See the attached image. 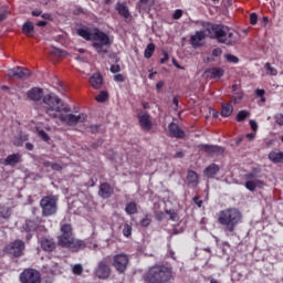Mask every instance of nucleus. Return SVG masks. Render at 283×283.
I'll return each mask as SVG.
<instances>
[{
  "label": "nucleus",
  "instance_id": "1",
  "mask_svg": "<svg viewBox=\"0 0 283 283\" xmlns=\"http://www.w3.org/2000/svg\"><path fill=\"white\" fill-rule=\"evenodd\" d=\"M208 34L223 45H235L240 39L238 31L223 24H208Z\"/></svg>",
  "mask_w": 283,
  "mask_h": 283
},
{
  "label": "nucleus",
  "instance_id": "2",
  "mask_svg": "<svg viewBox=\"0 0 283 283\" xmlns=\"http://www.w3.org/2000/svg\"><path fill=\"white\" fill-rule=\"evenodd\" d=\"M218 222L223 229V233L229 238L235 233L237 227L242 222V212L238 208L221 210L218 214Z\"/></svg>",
  "mask_w": 283,
  "mask_h": 283
},
{
  "label": "nucleus",
  "instance_id": "3",
  "mask_svg": "<svg viewBox=\"0 0 283 283\" xmlns=\"http://www.w3.org/2000/svg\"><path fill=\"white\" fill-rule=\"evenodd\" d=\"M174 270L167 265H154L144 275L145 283H169L174 282Z\"/></svg>",
  "mask_w": 283,
  "mask_h": 283
},
{
  "label": "nucleus",
  "instance_id": "4",
  "mask_svg": "<svg viewBox=\"0 0 283 283\" xmlns=\"http://www.w3.org/2000/svg\"><path fill=\"white\" fill-rule=\"evenodd\" d=\"M61 235L57 238V244L63 247L64 249H69V251H82L87 247L85 241L74 239V234L72 233V224L64 223L61 226Z\"/></svg>",
  "mask_w": 283,
  "mask_h": 283
},
{
  "label": "nucleus",
  "instance_id": "5",
  "mask_svg": "<svg viewBox=\"0 0 283 283\" xmlns=\"http://www.w3.org/2000/svg\"><path fill=\"white\" fill-rule=\"evenodd\" d=\"M43 109L51 118H59V114L63 112V102L56 95H45L43 97Z\"/></svg>",
  "mask_w": 283,
  "mask_h": 283
},
{
  "label": "nucleus",
  "instance_id": "6",
  "mask_svg": "<svg viewBox=\"0 0 283 283\" xmlns=\"http://www.w3.org/2000/svg\"><path fill=\"white\" fill-rule=\"evenodd\" d=\"M109 45H112V42L109 41V35L96 28L93 29V48L97 52V54H99V56H105V54L109 52V50L107 49L109 48Z\"/></svg>",
  "mask_w": 283,
  "mask_h": 283
},
{
  "label": "nucleus",
  "instance_id": "7",
  "mask_svg": "<svg viewBox=\"0 0 283 283\" xmlns=\"http://www.w3.org/2000/svg\"><path fill=\"white\" fill-rule=\"evenodd\" d=\"M56 200L57 199L54 196H46L41 199L40 206L42 209V216L50 218V216H54V213H56Z\"/></svg>",
  "mask_w": 283,
  "mask_h": 283
},
{
  "label": "nucleus",
  "instance_id": "8",
  "mask_svg": "<svg viewBox=\"0 0 283 283\" xmlns=\"http://www.w3.org/2000/svg\"><path fill=\"white\" fill-rule=\"evenodd\" d=\"M112 265L117 273L120 275L125 274L127 266H129V255L125 253L113 255Z\"/></svg>",
  "mask_w": 283,
  "mask_h": 283
},
{
  "label": "nucleus",
  "instance_id": "9",
  "mask_svg": "<svg viewBox=\"0 0 283 283\" xmlns=\"http://www.w3.org/2000/svg\"><path fill=\"white\" fill-rule=\"evenodd\" d=\"M94 273L98 280H108L109 275H112V265H109V260H107V258L102 259L97 263Z\"/></svg>",
  "mask_w": 283,
  "mask_h": 283
},
{
  "label": "nucleus",
  "instance_id": "10",
  "mask_svg": "<svg viewBox=\"0 0 283 283\" xmlns=\"http://www.w3.org/2000/svg\"><path fill=\"white\" fill-rule=\"evenodd\" d=\"M244 180H247L244 187L248 191H255V189H262L264 187V181L260 180L262 176H258L254 172H248L243 176Z\"/></svg>",
  "mask_w": 283,
  "mask_h": 283
},
{
  "label": "nucleus",
  "instance_id": "11",
  "mask_svg": "<svg viewBox=\"0 0 283 283\" xmlns=\"http://www.w3.org/2000/svg\"><path fill=\"white\" fill-rule=\"evenodd\" d=\"M59 118L61 123H65V125H69L70 127H75V125H78V123H85L87 120V115L85 113H81L80 115L60 114Z\"/></svg>",
  "mask_w": 283,
  "mask_h": 283
},
{
  "label": "nucleus",
  "instance_id": "12",
  "mask_svg": "<svg viewBox=\"0 0 283 283\" xmlns=\"http://www.w3.org/2000/svg\"><path fill=\"white\" fill-rule=\"evenodd\" d=\"M21 283H41V273L35 269H25L20 274Z\"/></svg>",
  "mask_w": 283,
  "mask_h": 283
},
{
  "label": "nucleus",
  "instance_id": "13",
  "mask_svg": "<svg viewBox=\"0 0 283 283\" xmlns=\"http://www.w3.org/2000/svg\"><path fill=\"white\" fill-rule=\"evenodd\" d=\"M6 251L7 253H10V255H13V258H21V255H23V251H25V243L18 239L9 243L6 247Z\"/></svg>",
  "mask_w": 283,
  "mask_h": 283
},
{
  "label": "nucleus",
  "instance_id": "14",
  "mask_svg": "<svg viewBox=\"0 0 283 283\" xmlns=\"http://www.w3.org/2000/svg\"><path fill=\"white\" fill-rule=\"evenodd\" d=\"M209 38V23L203 24V30L197 31L195 35H191L190 43L192 48H199L200 42L205 41V39Z\"/></svg>",
  "mask_w": 283,
  "mask_h": 283
},
{
  "label": "nucleus",
  "instance_id": "15",
  "mask_svg": "<svg viewBox=\"0 0 283 283\" xmlns=\"http://www.w3.org/2000/svg\"><path fill=\"white\" fill-rule=\"evenodd\" d=\"M31 74L32 72H30V70L22 66H15L8 72L10 78H22L23 81L30 78Z\"/></svg>",
  "mask_w": 283,
  "mask_h": 283
},
{
  "label": "nucleus",
  "instance_id": "16",
  "mask_svg": "<svg viewBox=\"0 0 283 283\" xmlns=\"http://www.w3.org/2000/svg\"><path fill=\"white\" fill-rule=\"evenodd\" d=\"M203 76L205 78L218 81L224 76V71L222 67H218V66L209 67L205 70Z\"/></svg>",
  "mask_w": 283,
  "mask_h": 283
},
{
  "label": "nucleus",
  "instance_id": "17",
  "mask_svg": "<svg viewBox=\"0 0 283 283\" xmlns=\"http://www.w3.org/2000/svg\"><path fill=\"white\" fill-rule=\"evenodd\" d=\"M198 147L200 151H205L206 154H213L214 156H222L224 154L222 146L201 144Z\"/></svg>",
  "mask_w": 283,
  "mask_h": 283
},
{
  "label": "nucleus",
  "instance_id": "18",
  "mask_svg": "<svg viewBox=\"0 0 283 283\" xmlns=\"http://www.w3.org/2000/svg\"><path fill=\"white\" fill-rule=\"evenodd\" d=\"M21 163H23V155L15 153L3 159L2 165H4V167H17V165Z\"/></svg>",
  "mask_w": 283,
  "mask_h": 283
},
{
  "label": "nucleus",
  "instance_id": "19",
  "mask_svg": "<svg viewBox=\"0 0 283 283\" xmlns=\"http://www.w3.org/2000/svg\"><path fill=\"white\" fill-rule=\"evenodd\" d=\"M139 125L142 128H144L145 132L151 130V127H154V124L151 123L149 113L145 112L140 115H138Z\"/></svg>",
  "mask_w": 283,
  "mask_h": 283
},
{
  "label": "nucleus",
  "instance_id": "20",
  "mask_svg": "<svg viewBox=\"0 0 283 283\" xmlns=\"http://www.w3.org/2000/svg\"><path fill=\"white\" fill-rule=\"evenodd\" d=\"M115 10L118 12L119 17H123L125 21L132 19V13L129 12V7H127L126 2H117L115 6Z\"/></svg>",
  "mask_w": 283,
  "mask_h": 283
},
{
  "label": "nucleus",
  "instance_id": "21",
  "mask_svg": "<svg viewBox=\"0 0 283 283\" xmlns=\"http://www.w3.org/2000/svg\"><path fill=\"white\" fill-rule=\"evenodd\" d=\"M114 195V188L108 182H103L99 186L98 196L103 198L104 200H107V198H112Z\"/></svg>",
  "mask_w": 283,
  "mask_h": 283
},
{
  "label": "nucleus",
  "instance_id": "22",
  "mask_svg": "<svg viewBox=\"0 0 283 283\" xmlns=\"http://www.w3.org/2000/svg\"><path fill=\"white\" fill-rule=\"evenodd\" d=\"M168 130L174 138H185L186 136L185 130H181L180 126H178L176 123H170L168 125Z\"/></svg>",
  "mask_w": 283,
  "mask_h": 283
},
{
  "label": "nucleus",
  "instance_id": "23",
  "mask_svg": "<svg viewBox=\"0 0 283 283\" xmlns=\"http://www.w3.org/2000/svg\"><path fill=\"white\" fill-rule=\"evenodd\" d=\"M27 96L28 98H30V101H41L43 98V88L33 87L30 91H28Z\"/></svg>",
  "mask_w": 283,
  "mask_h": 283
},
{
  "label": "nucleus",
  "instance_id": "24",
  "mask_svg": "<svg viewBox=\"0 0 283 283\" xmlns=\"http://www.w3.org/2000/svg\"><path fill=\"white\" fill-rule=\"evenodd\" d=\"M90 85L94 90H101V87H103V75H101V73L93 74L90 78Z\"/></svg>",
  "mask_w": 283,
  "mask_h": 283
},
{
  "label": "nucleus",
  "instance_id": "25",
  "mask_svg": "<svg viewBox=\"0 0 283 283\" xmlns=\"http://www.w3.org/2000/svg\"><path fill=\"white\" fill-rule=\"evenodd\" d=\"M219 171H220V166L216 164H211L203 170V175L206 176V178H216Z\"/></svg>",
  "mask_w": 283,
  "mask_h": 283
},
{
  "label": "nucleus",
  "instance_id": "26",
  "mask_svg": "<svg viewBox=\"0 0 283 283\" xmlns=\"http://www.w3.org/2000/svg\"><path fill=\"white\" fill-rule=\"evenodd\" d=\"M40 244L43 251L52 252L56 249V243L54 242L53 239L43 238L41 239Z\"/></svg>",
  "mask_w": 283,
  "mask_h": 283
},
{
  "label": "nucleus",
  "instance_id": "27",
  "mask_svg": "<svg viewBox=\"0 0 283 283\" xmlns=\"http://www.w3.org/2000/svg\"><path fill=\"white\" fill-rule=\"evenodd\" d=\"M199 184L198 181V172L193 170H189L187 174V185L190 187V189L196 188V186Z\"/></svg>",
  "mask_w": 283,
  "mask_h": 283
},
{
  "label": "nucleus",
  "instance_id": "28",
  "mask_svg": "<svg viewBox=\"0 0 283 283\" xmlns=\"http://www.w3.org/2000/svg\"><path fill=\"white\" fill-rule=\"evenodd\" d=\"M39 227H41V220H27L23 230L27 231V233H32V231H36Z\"/></svg>",
  "mask_w": 283,
  "mask_h": 283
},
{
  "label": "nucleus",
  "instance_id": "29",
  "mask_svg": "<svg viewBox=\"0 0 283 283\" xmlns=\"http://www.w3.org/2000/svg\"><path fill=\"white\" fill-rule=\"evenodd\" d=\"M77 34L78 36H82V39H85V41H93L94 39V30L88 28L77 29Z\"/></svg>",
  "mask_w": 283,
  "mask_h": 283
},
{
  "label": "nucleus",
  "instance_id": "30",
  "mask_svg": "<svg viewBox=\"0 0 283 283\" xmlns=\"http://www.w3.org/2000/svg\"><path fill=\"white\" fill-rule=\"evenodd\" d=\"M231 114H233V105H231L229 103H222L221 104V116L223 118H229V116H231Z\"/></svg>",
  "mask_w": 283,
  "mask_h": 283
},
{
  "label": "nucleus",
  "instance_id": "31",
  "mask_svg": "<svg viewBox=\"0 0 283 283\" xmlns=\"http://www.w3.org/2000/svg\"><path fill=\"white\" fill-rule=\"evenodd\" d=\"M22 32L27 36H34V23L27 21L22 27Z\"/></svg>",
  "mask_w": 283,
  "mask_h": 283
},
{
  "label": "nucleus",
  "instance_id": "32",
  "mask_svg": "<svg viewBox=\"0 0 283 283\" xmlns=\"http://www.w3.org/2000/svg\"><path fill=\"white\" fill-rule=\"evenodd\" d=\"M269 158L272 163H274V165L283 163V151H271L269 154Z\"/></svg>",
  "mask_w": 283,
  "mask_h": 283
},
{
  "label": "nucleus",
  "instance_id": "33",
  "mask_svg": "<svg viewBox=\"0 0 283 283\" xmlns=\"http://www.w3.org/2000/svg\"><path fill=\"white\" fill-rule=\"evenodd\" d=\"M125 212L127 216H135V213H138V205L134 201L128 202L125 207Z\"/></svg>",
  "mask_w": 283,
  "mask_h": 283
},
{
  "label": "nucleus",
  "instance_id": "34",
  "mask_svg": "<svg viewBox=\"0 0 283 283\" xmlns=\"http://www.w3.org/2000/svg\"><path fill=\"white\" fill-rule=\"evenodd\" d=\"M49 54H51L52 56H56L57 59L67 56V52H65L64 50H61L56 46H51L49 50Z\"/></svg>",
  "mask_w": 283,
  "mask_h": 283
},
{
  "label": "nucleus",
  "instance_id": "35",
  "mask_svg": "<svg viewBox=\"0 0 283 283\" xmlns=\"http://www.w3.org/2000/svg\"><path fill=\"white\" fill-rule=\"evenodd\" d=\"M154 52H156V44L149 43L144 51L145 59H151V56H154Z\"/></svg>",
  "mask_w": 283,
  "mask_h": 283
},
{
  "label": "nucleus",
  "instance_id": "36",
  "mask_svg": "<svg viewBox=\"0 0 283 283\" xmlns=\"http://www.w3.org/2000/svg\"><path fill=\"white\" fill-rule=\"evenodd\" d=\"M11 216L10 207L0 205V218L8 219Z\"/></svg>",
  "mask_w": 283,
  "mask_h": 283
},
{
  "label": "nucleus",
  "instance_id": "37",
  "mask_svg": "<svg viewBox=\"0 0 283 283\" xmlns=\"http://www.w3.org/2000/svg\"><path fill=\"white\" fill-rule=\"evenodd\" d=\"M250 116H251V113H249V111H240L237 114V122L242 123V120H247V118H249Z\"/></svg>",
  "mask_w": 283,
  "mask_h": 283
},
{
  "label": "nucleus",
  "instance_id": "38",
  "mask_svg": "<svg viewBox=\"0 0 283 283\" xmlns=\"http://www.w3.org/2000/svg\"><path fill=\"white\" fill-rule=\"evenodd\" d=\"M264 67L266 70V74L270 76H277V69L271 66V63H265Z\"/></svg>",
  "mask_w": 283,
  "mask_h": 283
},
{
  "label": "nucleus",
  "instance_id": "39",
  "mask_svg": "<svg viewBox=\"0 0 283 283\" xmlns=\"http://www.w3.org/2000/svg\"><path fill=\"white\" fill-rule=\"evenodd\" d=\"M242 98H244V94L242 92H235L232 95V101L234 103V105H238L242 102Z\"/></svg>",
  "mask_w": 283,
  "mask_h": 283
},
{
  "label": "nucleus",
  "instance_id": "40",
  "mask_svg": "<svg viewBox=\"0 0 283 283\" xmlns=\"http://www.w3.org/2000/svg\"><path fill=\"white\" fill-rule=\"evenodd\" d=\"M107 98H109V95L107 94V92L102 91V92L95 97V101H97V103H105V101H107Z\"/></svg>",
  "mask_w": 283,
  "mask_h": 283
},
{
  "label": "nucleus",
  "instance_id": "41",
  "mask_svg": "<svg viewBox=\"0 0 283 283\" xmlns=\"http://www.w3.org/2000/svg\"><path fill=\"white\" fill-rule=\"evenodd\" d=\"M166 213L169 216V220L178 222V212L176 210H166Z\"/></svg>",
  "mask_w": 283,
  "mask_h": 283
},
{
  "label": "nucleus",
  "instance_id": "42",
  "mask_svg": "<svg viewBox=\"0 0 283 283\" xmlns=\"http://www.w3.org/2000/svg\"><path fill=\"white\" fill-rule=\"evenodd\" d=\"M56 269L52 268V265L46 264L43 266L42 272L46 273L48 275H54Z\"/></svg>",
  "mask_w": 283,
  "mask_h": 283
},
{
  "label": "nucleus",
  "instance_id": "43",
  "mask_svg": "<svg viewBox=\"0 0 283 283\" xmlns=\"http://www.w3.org/2000/svg\"><path fill=\"white\" fill-rule=\"evenodd\" d=\"M72 272L74 275H83V265L81 264L73 265Z\"/></svg>",
  "mask_w": 283,
  "mask_h": 283
},
{
  "label": "nucleus",
  "instance_id": "44",
  "mask_svg": "<svg viewBox=\"0 0 283 283\" xmlns=\"http://www.w3.org/2000/svg\"><path fill=\"white\" fill-rule=\"evenodd\" d=\"M224 59L228 61V63H240V59L233 54H226Z\"/></svg>",
  "mask_w": 283,
  "mask_h": 283
},
{
  "label": "nucleus",
  "instance_id": "45",
  "mask_svg": "<svg viewBox=\"0 0 283 283\" xmlns=\"http://www.w3.org/2000/svg\"><path fill=\"white\" fill-rule=\"evenodd\" d=\"M123 235L125 238H129V235H132V226H129L128 223H125L124 224V228H123Z\"/></svg>",
  "mask_w": 283,
  "mask_h": 283
},
{
  "label": "nucleus",
  "instance_id": "46",
  "mask_svg": "<svg viewBox=\"0 0 283 283\" xmlns=\"http://www.w3.org/2000/svg\"><path fill=\"white\" fill-rule=\"evenodd\" d=\"M8 19V8L2 7L0 8V22L6 21Z\"/></svg>",
  "mask_w": 283,
  "mask_h": 283
},
{
  "label": "nucleus",
  "instance_id": "47",
  "mask_svg": "<svg viewBox=\"0 0 283 283\" xmlns=\"http://www.w3.org/2000/svg\"><path fill=\"white\" fill-rule=\"evenodd\" d=\"M151 224V219L149 218V214H146L145 218L140 221V227H149Z\"/></svg>",
  "mask_w": 283,
  "mask_h": 283
},
{
  "label": "nucleus",
  "instance_id": "48",
  "mask_svg": "<svg viewBox=\"0 0 283 283\" xmlns=\"http://www.w3.org/2000/svg\"><path fill=\"white\" fill-rule=\"evenodd\" d=\"M38 136L44 140V143H48L50 140V135L45 133V130H39Z\"/></svg>",
  "mask_w": 283,
  "mask_h": 283
},
{
  "label": "nucleus",
  "instance_id": "49",
  "mask_svg": "<svg viewBox=\"0 0 283 283\" xmlns=\"http://www.w3.org/2000/svg\"><path fill=\"white\" fill-rule=\"evenodd\" d=\"M115 83H125V75L123 74H116L113 76Z\"/></svg>",
  "mask_w": 283,
  "mask_h": 283
},
{
  "label": "nucleus",
  "instance_id": "50",
  "mask_svg": "<svg viewBox=\"0 0 283 283\" xmlns=\"http://www.w3.org/2000/svg\"><path fill=\"white\" fill-rule=\"evenodd\" d=\"M181 18H182V10L177 9L172 14V19H175V21H178V19H181Z\"/></svg>",
  "mask_w": 283,
  "mask_h": 283
},
{
  "label": "nucleus",
  "instance_id": "51",
  "mask_svg": "<svg viewBox=\"0 0 283 283\" xmlns=\"http://www.w3.org/2000/svg\"><path fill=\"white\" fill-rule=\"evenodd\" d=\"M274 120H275V124L276 125H283V115L282 114H276L275 116H274Z\"/></svg>",
  "mask_w": 283,
  "mask_h": 283
},
{
  "label": "nucleus",
  "instance_id": "52",
  "mask_svg": "<svg viewBox=\"0 0 283 283\" xmlns=\"http://www.w3.org/2000/svg\"><path fill=\"white\" fill-rule=\"evenodd\" d=\"M250 23H251V25H256V23H258V13H251L250 14Z\"/></svg>",
  "mask_w": 283,
  "mask_h": 283
},
{
  "label": "nucleus",
  "instance_id": "53",
  "mask_svg": "<svg viewBox=\"0 0 283 283\" xmlns=\"http://www.w3.org/2000/svg\"><path fill=\"white\" fill-rule=\"evenodd\" d=\"M111 72H112V74H118V72H120V65H118V64H113V65L111 66Z\"/></svg>",
  "mask_w": 283,
  "mask_h": 283
},
{
  "label": "nucleus",
  "instance_id": "54",
  "mask_svg": "<svg viewBox=\"0 0 283 283\" xmlns=\"http://www.w3.org/2000/svg\"><path fill=\"white\" fill-rule=\"evenodd\" d=\"M163 56H164V57L160 59L161 65H164V63H166V62L169 61V53H167L166 51H164V52H163Z\"/></svg>",
  "mask_w": 283,
  "mask_h": 283
},
{
  "label": "nucleus",
  "instance_id": "55",
  "mask_svg": "<svg viewBox=\"0 0 283 283\" xmlns=\"http://www.w3.org/2000/svg\"><path fill=\"white\" fill-rule=\"evenodd\" d=\"M192 201L195 202V205H197L199 209L202 207V200L200 199V197H193Z\"/></svg>",
  "mask_w": 283,
  "mask_h": 283
},
{
  "label": "nucleus",
  "instance_id": "56",
  "mask_svg": "<svg viewBox=\"0 0 283 283\" xmlns=\"http://www.w3.org/2000/svg\"><path fill=\"white\" fill-rule=\"evenodd\" d=\"M155 218L158 222H163V220H165V213L164 212H157L155 214Z\"/></svg>",
  "mask_w": 283,
  "mask_h": 283
},
{
  "label": "nucleus",
  "instance_id": "57",
  "mask_svg": "<svg viewBox=\"0 0 283 283\" xmlns=\"http://www.w3.org/2000/svg\"><path fill=\"white\" fill-rule=\"evenodd\" d=\"M90 129H91V134H98V129H101V125H92Z\"/></svg>",
  "mask_w": 283,
  "mask_h": 283
},
{
  "label": "nucleus",
  "instance_id": "58",
  "mask_svg": "<svg viewBox=\"0 0 283 283\" xmlns=\"http://www.w3.org/2000/svg\"><path fill=\"white\" fill-rule=\"evenodd\" d=\"M51 168L53 169V171H61V169H63V166H61V164L53 163V165H51Z\"/></svg>",
  "mask_w": 283,
  "mask_h": 283
},
{
  "label": "nucleus",
  "instance_id": "59",
  "mask_svg": "<svg viewBox=\"0 0 283 283\" xmlns=\"http://www.w3.org/2000/svg\"><path fill=\"white\" fill-rule=\"evenodd\" d=\"M221 54H222V49H220V48L213 49L212 56L218 57Z\"/></svg>",
  "mask_w": 283,
  "mask_h": 283
},
{
  "label": "nucleus",
  "instance_id": "60",
  "mask_svg": "<svg viewBox=\"0 0 283 283\" xmlns=\"http://www.w3.org/2000/svg\"><path fill=\"white\" fill-rule=\"evenodd\" d=\"M250 127H251L252 132H258V122L251 119Z\"/></svg>",
  "mask_w": 283,
  "mask_h": 283
},
{
  "label": "nucleus",
  "instance_id": "61",
  "mask_svg": "<svg viewBox=\"0 0 283 283\" xmlns=\"http://www.w3.org/2000/svg\"><path fill=\"white\" fill-rule=\"evenodd\" d=\"M251 172L254 174L255 176H260V174L262 172V168L261 167H252Z\"/></svg>",
  "mask_w": 283,
  "mask_h": 283
},
{
  "label": "nucleus",
  "instance_id": "62",
  "mask_svg": "<svg viewBox=\"0 0 283 283\" xmlns=\"http://www.w3.org/2000/svg\"><path fill=\"white\" fill-rule=\"evenodd\" d=\"M163 87H165V82H164V81H159V82L156 84V90H157V92H160V90H163Z\"/></svg>",
  "mask_w": 283,
  "mask_h": 283
},
{
  "label": "nucleus",
  "instance_id": "63",
  "mask_svg": "<svg viewBox=\"0 0 283 283\" xmlns=\"http://www.w3.org/2000/svg\"><path fill=\"white\" fill-rule=\"evenodd\" d=\"M147 1H149V0H139V1L137 2V8H138L139 10H143V6L147 4Z\"/></svg>",
  "mask_w": 283,
  "mask_h": 283
},
{
  "label": "nucleus",
  "instance_id": "64",
  "mask_svg": "<svg viewBox=\"0 0 283 283\" xmlns=\"http://www.w3.org/2000/svg\"><path fill=\"white\" fill-rule=\"evenodd\" d=\"M255 94H256V96H260V97L262 98V96H264L265 92H264V90L258 88V90L255 91Z\"/></svg>",
  "mask_w": 283,
  "mask_h": 283
}]
</instances>
